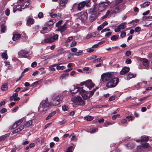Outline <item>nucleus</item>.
<instances>
[{
    "label": "nucleus",
    "mask_w": 152,
    "mask_h": 152,
    "mask_svg": "<svg viewBox=\"0 0 152 152\" xmlns=\"http://www.w3.org/2000/svg\"><path fill=\"white\" fill-rule=\"evenodd\" d=\"M21 37V35L18 34H14L12 37V39L13 41H16L18 39Z\"/></svg>",
    "instance_id": "obj_19"
},
{
    "label": "nucleus",
    "mask_w": 152,
    "mask_h": 152,
    "mask_svg": "<svg viewBox=\"0 0 152 152\" xmlns=\"http://www.w3.org/2000/svg\"><path fill=\"white\" fill-rule=\"evenodd\" d=\"M29 0H28L27 1H26V2L25 4H24V5H25V6H24V7L25 8H27L28 7V6L29 5Z\"/></svg>",
    "instance_id": "obj_51"
},
{
    "label": "nucleus",
    "mask_w": 152,
    "mask_h": 152,
    "mask_svg": "<svg viewBox=\"0 0 152 152\" xmlns=\"http://www.w3.org/2000/svg\"><path fill=\"white\" fill-rule=\"evenodd\" d=\"M122 0H116L115 3L114 5L110 7L105 15L103 16L102 19L107 18L109 16H110L116 14L124 9V6L122 4H118L121 2Z\"/></svg>",
    "instance_id": "obj_1"
},
{
    "label": "nucleus",
    "mask_w": 152,
    "mask_h": 152,
    "mask_svg": "<svg viewBox=\"0 0 152 152\" xmlns=\"http://www.w3.org/2000/svg\"><path fill=\"white\" fill-rule=\"evenodd\" d=\"M66 152H72V146L69 147Z\"/></svg>",
    "instance_id": "obj_54"
},
{
    "label": "nucleus",
    "mask_w": 152,
    "mask_h": 152,
    "mask_svg": "<svg viewBox=\"0 0 152 152\" xmlns=\"http://www.w3.org/2000/svg\"><path fill=\"white\" fill-rule=\"evenodd\" d=\"M113 77V73L111 72L104 73L101 76L102 81L104 82L108 81Z\"/></svg>",
    "instance_id": "obj_6"
},
{
    "label": "nucleus",
    "mask_w": 152,
    "mask_h": 152,
    "mask_svg": "<svg viewBox=\"0 0 152 152\" xmlns=\"http://www.w3.org/2000/svg\"><path fill=\"white\" fill-rule=\"evenodd\" d=\"M136 74H134L132 73H129L126 76V78L127 80H129L131 78L136 77Z\"/></svg>",
    "instance_id": "obj_23"
},
{
    "label": "nucleus",
    "mask_w": 152,
    "mask_h": 152,
    "mask_svg": "<svg viewBox=\"0 0 152 152\" xmlns=\"http://www.w3.org/2000/svg\"><path fill=\"white\" fill-rule=\"evenodd\" d=\"M70 137H72L71 139V140H74L75 138V134H71Z\"/></svg>",
    "instance_id": "obj_57"
},
{
    "label": "nucleus",
    "mask_w": 152,
    "mask_h": 152,
    "mask_svg": "<svg viewBox=\"0 0 152 152\" xmlns=\"http://www.w3.org/2000/svg\"><path fill=\"white\" fill-rule=\"evenodd\" d=\"M74 88L75 89L74 90H71L70 91V92L71 93H75L77 91H80V88H80L79 87H77L76 88L74 87Z\"/></svg>",
    "instance_id": "obj_27"
},
{
    "label": "nucleus",
    "mask_w": 152,
    "mask_h": 152,
    "mask_svg": "<svg viewBox=\"0 0 152 152\" xmlns=\"http://www.w3.org/2000/svg\"><path fill=\"white\" fill-rule=\"evenodd\" d=\"M63 100V96L60 95L55 94L52 98V104L54 106L58 105Z\"/></svg>",
    "instance_id": "obj_3"
},
{
    "label": "nucleus",
    "mask_w": 152,
    "mask_h": 152,
    "mask_svg": "<svg viewBox=\"0 0 152 152\" xmlns=\"http://www.w3.org/2000/svg\"><path fill=\"white\" fill-rule=\"evenodd\" d=\"M71 50L72 51L76 53L77 50V49L76 48H72L71 49Z\"/></svg>",
    "instance_id": "obj_58"
},
{
    "label": "nucleus",
    "mask_w": 152,
    "mask_h": 152,
    "mask_svg": "<svg viewBox=\"0 0 152 152\" xmlns=\"http://www.w3.org/2000/svg\"><path fill=\"white\" fill-rule=\"evenodd\" d=\"M32 124V121L31 120H29L26 122L25 124V126L26 127H29L31 126Z\"/></svg>",
    "instance_id": "obj_25"
},
{
    "label": "nucleus",
    "mask_w": 152,
    "mask_h": 152,
    "mask_svg": "<svg viewBox=\"0 0 152 152\" xmlns=\"http://www.w3.org/2000/svg\"><path fill=\"white\" fill-rule=\"evenodd\" d=\"M69 75L68 73L67 72L63 74H62L60 77V79H63L67 77Z\"/></svg>",
    "instance_id": "obj_40"
},
{
    "label": "nucleus",
    "mask_w": 152,
    "mask_h": 152,
    "mask_svg": "<svg viewBox=\"0 0 152 152\" xmlns=\"http://www.w3.org/2000/svg\"><path fill=\"white\" fill-rule=\"evenodd\" d=\"M83 1L85 3V5H86L88 7L90 6V0L86 1Z\"/></svg>",
    "instance_id": "obj_46"
},
{
    "label": "nucleus",
    "mask_w": 152,
    "mask_h": 152,
    "mask_svg": "<svg viewBox=\"0 0 152 152\" xmlns=\"http://www.w3.org/2000/svg\"><path fill=\"white\" fill-rule=\"evenodd\" d=\"M150 146V145L147 142H145L142 144L141 146H138V148L141 149V147L144 148H147L149 147Z\"/></svg>",
    "instance_id": "obj_20"
},
{
    "label": "nucleus",
    "mask_w": 152,
    "mask_h": 152,
    "mask_svg": "<svg viewBox=\"0 0 152 152\" xmlns=\"http://www.w3.org/2000/svg\"><path fill=\"white\" fill-rule=\"evenodd\" d=\"M74 102L76 104L79 105L81 106L84 105L85 104L84 101L80 96H77L74 99Z\"/></svg>",
    "instance_id": "obj_8"
},
{
    "label": "nucleus",
    "mask_w": 152,
    "mask_h": 152,
    "mask_svg": "<svg viewBox=\"0 0 152 152\" xmlns=\"http://www.w3.org/2000/svg\"><path fill=\"white\" fill-rule=\"evenodd\" d=\"M43 42L45 43H51L53 42L51 37L46 38Z\"/></svg>",
    "instance_id": "obj_18"
},
{
    "label": "nucleus",
    "mask_w": 152,
    "mask_h": 152,
    "mask_svg": "<svg viewBox=\"0 0 152 152\" xmlns=\"http://www.w3.org/2000/svg\"><path fill=\"white\" fill-rule=\"evenodd\" d=\"M24 5H23L22 6L20 5H18L15 7H14L13 8V12L15 13L17 10H19L20 11H22V9H24Z\"/></svg>",
    "instance_id": "obj_12"
},
{
    "label": "nucleus",
    "mask_w": 152,
    "mask_h": 152,
    "mask_svg": "<svg viewBox=\"0 0 152 152\" xmlns=\"http://www.w3.org/2000/svg\"><path fill=\"white\" fill-rule=\"evenodd\" d=\"M7 111V110L5 108H3L0 111V113H5Z\"/></svg>",
    "instance_id": "obj_62"
},
{
    "label": "nucleus",
    "mask_w": 152,
    "mask_h": 152,
    "mask_svg": "<svg viewBox=\"0 0 152 152\" xmlns=\"http://www.w3.org/2000/svg\"><path fill=\"white\" fill-rule=\"evenodd\" d=\"M110 1L102 2L99 4H94V6L98 11L101 12L104 10L110 4Z\"/></svg>",
    "instance_id": "obj_2"
},
{
    "label": "nucleus",
    "mask_w": 152,
    "mask_h": 152,
    "mask_svg": "<svg viewBox=\"0 0 152 152\" xmlns=\"http://www.w3.org/2000/svg\"><path fill=\"white\" fill-rule=\"evenodd\" d=\"M85 118L87 121H90L93 119L92 117L90 115H88L85 117Z\"/></svg>",
    "instance_id": "obj_43"
},
{
    "label": "nucleus",
    "mask_w": 152,
    "mask_h": 152,
    "mask_svg": "<svg viewBox=\"0 0 152 152\" xmlns=\"http://www.w3.org/2000/svg\"><path fill=\"white\" fill-rule=\"evenodd\" d=\"M68 0H61L59 2V4L61 6H64L66 4Z\"/></svg>",
    "instance_id": "obj_24"
},
{
    "label": "nucleus",
    "mask_w": 152,
    "mask_h": 152,
    "mask_svg": "<svg viewBox=\"0 0 152 152\" xmlns=\"http://www.w3.org/2000/svg\"><path fill=\"white\" fill-rule=\"evenodd\" d=\"M62 108L63 110L64 111H67L68 109V107L66 105H64L62 106Z\"/></svg>",
    "instance_id": "obj_52"
},
{
    "label": "nucleus",
    "mask_w": 152,
    "mask_h": 152,
    "mask_svg": "<svg viewBox=\"0 0 152 152\" xmlns=\"http://www.w3.org/2000/svg\"><path fill=\"white\" fill-rule=\"evenodd\" d=\"M129 68L128 67L123 68L120 72V74L121 75L126 74L129 72Z\"/></svg>",
    "instance_id": "obj_13"
},
{
    "label": "nucleus",
    "mask_w": 152,
    "mask_h": 152,
    "mask_svg": "<svg viewBox=\"0 0 152 152\" xmlns=\"http://www.w3.org/2000/svg\"><path fill=\"white\" fill-rule=\"evenodd\" d=\"M28 53L27 51L24 50H22L18 53V55L19 57L22 58L23 57L24 58H26L27 55L28 54Z\"/></svg>",
    "instance_id": "obj_10"
},
{
    "label": "nucleus",
    "mask_w": 152,
    "mask_h": 152,
    "mask_svg": "<svg viewBox=\"0 0 152 152\" xmlns=\"http://www.w3.org/2000/svg\"><path fill=\"white\" fill-rule=\"evenodd\" d=\"M83 53V52L82 50H79L78 51L76 52L75 54L70 53L69 54V56H73L74 55L76 56H79L80 55H81Z\"/></svg>",
    "instance_id": "obj_22"
},
{
    "label": "nucleus",
    "mask_w": 152,
    "mask_h": 152,
    "mask_svg": "<svg viewBox=\"0 0 152 152\" xmlns=\"http://www.w3.org/2000/svg\"><path fill=\"white\" fill-rule=\"evenodd\" d=\"M96 36V33L94 32L88 34L86 37V38L87 39H88L91 37H95Z\"/></svg>",
    "instance_id": "obj_17"
},
{
    "label": "nucleus",
    "mask_w": 152,
    "mask_h": 152,
    "mask_svg": "<svg viewBox=\"0 0 152 152\" xmlns=\"http://www.w3.org/2000/svg\"><path fill=\"white\" fill-rule=\"evenodd\" d=\"M58 36L57 34L54 35L53 37H51L53 42H54L55 40L58 39Z\"/></svg>",
    "instance_id": "obj_41"
},
{
    "label": "nucleus",
    "mask_w": 152,
    "mask_h": 152,
    "mask_svg": "<svg viewBox=\"0 0 152 152\" xmlns=\"http://www.w3.org/2000/svg\"><path fill=\"white\" fill-rule=\"evenodd\" d=\"M24 126L23 125H21L17 129L15 130L14 132L15 133L20 131L24 129Z\"/></svg>",
    "instance_id": "obj_26"
},
{
    "label": "nucleus",
    "mask_w": 152,
    "mask_h": 152,
    "mask_svg": "<svg viewBox=\"0 0 152 152\" xmlns=\"http://www.w3.org/2000/svg\"><path fill=\"white\" fill-rule=\"evenodd\" d=\"M89 12L91 17L93 18H96L99 14V12L97 10H96V9L94 7L92 9L90 10Z\"/></svg>",
    "instance_id": "obj_7"
},
{
    "label": "nucleus",
    "mask_w": 152,
    "mask_h": 152,
    "mask_svg": "<svg viewBox=\"0 0 152 152\" xmlns=\"http://www.w3.org/2000/svg\"><path fill=\"white\" fill-rule=\"evenodd\" d=\"M118 36V35H114L111 37V39L113 41H115L117 39Z\"/></svg>",
    "instance_id": "obj_39"
},
{
    "label": "nucleus",
    "mask_w": 152,
    "mask_h": 152,
    "mask_svg": "<svg viewBox=\"0 0 152 152\" xmlns=\"http://www.w3.org/2000/svg\"><path fill=\"white\" fill-rule=\"evenodd\" d=\"M1 57L2 58L7 59V52L3 53L1 55Z\"/></svg>",
    "instance_id": "obj_45"
},
{
    "label": "nucleus",
    "mask_w": 152,
    "mask_h": 152,
    "mask_svg": "<svg viewBox=\"0 0 152 152\" xmlns=\"http://www.w3.org/2000/svg\"><path fill=\"white\" fill-rule=\"evenodd\" d=\"M56 113V112L55 111H53L50 114L48 115V116L46 118V120H48L51 117H52L53 115H54Z\"/></svg>",
    "instance_id": "obj_37"
},
{
    "label": "nucleus",
    "mask_w": 152,
    "mask_h": 152,
    "mask_svg": "<svg viewBox=\"0 0 152 152\" xmlns=\"http://www.w3.org/2000/svg\"><path fill=\"white\" fill-rule=\"evenodd\" d=\"M119 79L117 77L114 78L108 81L106 84L107 88H113L115 87L118 83Z\"/></svg>",
    "instance_id": "obj_5"
},
{
    "label": "nucleus",
    "mask_w": 152,
    "mask_h": 152,
    "mask_svg": "<svg viewBox=\"0 0 152 152\" xmlns=\"http://www.w3.org/2000/svg\"><path fill=\"white\" fill-rule=\"evenodd\" d=\"M125 61H126V62L127 64H130L132 62L131 60L129 58H128V59H126V60Z\"/></svg>",
    "instance_id": "obj_64"
},
{
    "label": "nucleus",
    "mask_w": 152,
    "mask_h": 152,
    "mask_svg": "<svg viewBox=\"0 0 152 152\" xmlns=\"http://www.w3.org/2000/svg\"><path fill=\"white\" fill-rule=\"evenodd\" d=\"M50 15L53 18H54L57 16V15L56 14L50 13Z\"/></svg>",
    "instance_id": "obj_61"
},
{
    "label": "nucleus",
    "mask_w": 152,
    "mask_h": 152,
    "mask_svg": "<svg viewBox=\"0 0 152 152\" xmlns=\"http://www.w3.org/2000/svg\"><path fill=\"white\" fill-rule=\"evenodd\" d=\"M18 93H15L13 94L12 95V97H13L14 98V101H18L20 100V98L19 97H17L18 96Z\"/></svg>",
    "instance_id": "obj_30"
},
{
    "label": "nucleus",
    "mask_w": 152,
    "mask_h": 152,
    "mask_svg": "<svg viewBox=\"0 0 152 152\" xmlns=\"http://www.w3.org/2000/svg\"><path fill=\"white\" fill-rule=\"evenodd\" d=\"M50 104L48 102V100L46 99L45 100L42 101L40 103V105L38 107V109L39 111L44 112L46 111L48 109Z\"/></svg>",
    "instance_id": "obj_4"
},
{
    "label": "nucleus",
    "mask_w": 152,
    "mask_h": 152,
    "mask_svg": "<svg viewBox=\"0 0 152 152\" xmlns=\"http://www.w3.org/2000/svg\"><path fill=\"white\" fill-rule=\"evenodd\" d=\"M10 14V10L8 9H7L5 10V14L6 15L8 16Z\"/></svg>",
    "instance_id": "obj_59"
},
{
    "label": "nucleus",
    "mask_w": 152,
    "mask_h": 152,
    "mask_svg": "<svg viewBox=\"0 0 152 152\" xmlns=\"http://www.w3.org/2000/svg\"><path fill=\"white\" fill-rule=\"evenodd\" d=\"M56 69L58 70H63L64 69H65L66 67L65 66H59V64H58V65L57 66V67H56Z\"/></svg>",
    "instance_id": "obj_36"
},
{
    "label": "nucleus",
    "mask_w": 152,
    "mask_h": 152,
    "mask_svg": "<svg viewBox=\"0 0 152 152\" xmlns=\"http://www.w3.org/2000/svg\"><path fill=\"white\" fill-rule=\"evenodd\" d=\"M8 136V134H5L1 136L0 137V141H3Z\"/></svg>",
    "instance_id": "obj_42"
},
{
    "label": "nucleus",
    "mask_w": 152,
    "mask_h": 152,
    "mask_svg": "<svg viewBox=\"0 0 152 152\" xmlns=\"http://www.w3.org/2000/svg\"><path fill=\"white\" fill-rule=\"evenodd\" d=\"M150 4V2H149L147 1L143 3L142 4H141L140 6L142 8H144L148 6Z\"/></svg>",
    "instance_id": "obj_28"
},
{
    "label": "nucleus",
    "mask_w": 152,
    "mask_h": 152,
    "mask_svg": "<svg viewBox=\"0 0 152 152\" xmlns=\"http://www.w3.org/2000/svg\"><path fill=\"white\" fill-rule=\"evenodd\" d=\"M141 142L148 141V137L147 136H144L141 137Z\"/></svg>",
    "instance_id": "obj_32"
},
{
    "label": "nucleus",
    "mask_w": 152,
    "mask_h": 152,
    "mask_svg": "<svg viewBox=\"0 0 152 152\" xmlns=\"http://www.w3.org/2000/svg\"><path fill=\"white\" fill-rule=\"evenodd\" d=\"M126 35V33L125 32L123 31L121 33L120 36L121 38H123L124 37H125Z\"/></svg>",
    "instance_id": "obj_60"
},
{
    "label": "nucleus",
    "mask_w": 152,
    "mask_h": 152,
    "mask_svg": "<svg viewBox=\"0 0 152 152\" xmlns=\"http://www.w3.org/2000/svg\"><path fill=\"white\" fill-rule=\"evenodd\" d=\"M94 51V49L92 48H88L87 49V52L88 53H91Z\"/></svg>",
    "instance_id": "obj_55"
},
{
    "label": "nucleus",
    "mask_w": 152,
    "mask_h": 152,
    "mask_svg": "<svg viewBox=\"0 0 152 152\" xmlns=\"http://www.w3.org/2000/svg\"><path fill=\"white\" fill-rule=\"evenodd\" d=\"M62 22V20H60L57 23H56V27H60V26Z\"/></svg>",
    "instance_id": "obj_50"
},
{
    "label": "nucleus",
    "mask_w": 152,
    "mask_h": 152,
    "mask_svg": "<svg viewBox=\"0 0 152 152\" xmlns=\"http://www.w3.org/2000/svg\"><path fill=\"white\" fill-rule=\"evenodd\" d=\"M142 84V82L139 83H137L135 86V87L137 89H139L140 88V86Z\"/></svg>",
    "instance_id": "obj_48"
},
{
    "label": "nucleus",
    "mask_w": 152,
    "mask_h": 152,
    "mask_svg": "<svg viewBox=\"0 0 152 152\" xmlns=\"http://www.w3.org/2000/svg\"><path fill=\"white\" fill-rule=\"evenodd\" d=\"M80 93L81 94L82 96L84 99H87L88 98V96L86 94H88V91H86L83 90V88H80Z\"/></svg>",
    "instance_id": "obj_9"
},
{
    "label": "nucleus",
    "mask_w": 152,
    "mask_h": 152,
    "mask_svg": "<svg viewBox=\"0 0 152 152\" xmlns=\"http://www.w3.org/2000/svg\"><path fill=\"white\" fill-rule=\"evenodd\" d=\"M23 121L22 119L19 120L18 121H16L14 124L13 125V128L15 127L20 125Z\"/></svg>",
    "instance_id": "obj_21"
},
{
    "label": "nucleus",
    "mask_w": 152,
    "mask_h": 152,
    "mask_svg": "<svg viewBox=\"0 0 152 152\" xmlns=\"http://www.w3.org/2000/svg\"><path fill=\"white\" fill-rule=\"evenodd\" d=\"M86 86L89 89H91L94 86L95 84L92 82L91 80H88L86 81Z\"/></svg>",
    "instance_id": "obj_11"
},
{
    "label": "nucleus",
    "mask_w": 152,
    "mask_h": 152,
    "mask_svg": "<svg viewBox=\"0 0 152 152\" xmlns=\"http://www.w3.org/2000/svg\"><path fill=\"white\" fill-rule=\"evenodd\" d=\"M34 20L33 18H28L27 20L26 24L28 26H30L34 23Z\"/></svg>",
    "instance_id": "obj_15"
},
{
    "label": "nucleus",
    "mask_w": 152,
    "mask_h": 152,
    "mask_svg": "<svg viewBox=\"0 0 152 152\" xmlns=\"http://www.w3.org/2000/svg\"><path fill=\"white\" fill-rule=\"evenodd\" d=\"M104 57L100 58L94 60V61L95 62H100L104 60Z\"/></svg>",
    "instance_id": "obj_44"
},
{
    "label": "nucleus",
    "mask_w": 152,
    "mask_h": 152,
    "mask_svg": "<svg viewBox=\"0 0 152 152\" xmlns=\"http://www.w3.org/2000/svg\"><path fill=\"white\" fill-rule=\"evenodd\" d=\"M85 6V3L83 2V1L79 3L77 6V10L79 11L82 10Z\"/></svg>",
    "instance_id": "obj_16"
},
{
    "label": "nucleus",
    "mask_w": 152,
    "mask_h": 152,
    "mask_svg": "<svg viewBox=\"0 0 152 152\" xmlns=\"http://www.w3.org/2000/svg\"><path fill=\"white\" fill-rule=\"evenodd\" d=\"M48 31V28L46 27H44L42 28V30H41L40 33L42 34H44L47 32Z\"/></svg>",
    "instance_id": "obj_35"
},
{
    "label": "nucleus",
    "mask_w": 152,
    "mask_h": 152,
    "mask_svg": "<svg viewBox=\"0 0 152 152\" xmlns=\"http://www.w3.org/2000/svg\"><path fill=\"white\" fill-rule=\"evenodd\" d=\"M7 89V85L6 83L3 84L1 87V90L2 91H5Z\"/></svg>",
    "instance_id": "obj_34"
},
{
    "label": "nucleus",
    "mask_w": 152,
    "mask_h": 152,
    "mask_svg": "<svg viewBox=\"0 0 152 152\" xmlns=\"http://www.w3.org/2000/svg\"><path fill=\"white\" fill-rule=\"evenodd\" d=\"M104 26L103 25H101L99 26L98 27L97 29L98 30H100L104 28Z\"/></svg>",
    "instance_id": "obj_63"
},
{
    "label": "nucleus",
    "mask_w": 152,
    "mask_h": 152,
    "mask_svg": "<svg viewBox=\"0 0 152 152\" xmlns=\"http://www.w3.org/2000/svg\"><path fill=\"white\" fill-rule=\"evenodd\" d=\"M66 29V24H64L63 25L60 26L57 29V31H60L61 33L64 31Z\"/></svg>",
    "instance_id": "obj_14"
},
{
    "label": "nucleus",
    "mask_w": 152,
    "mask_h": 152,
    "mask_svg": "<svg viewBox=\"0 0 152 152\" xmlns=\"http://www.w3.org/2000/svg\"><path fill=\"white\" fill-rule=\"evenodd\" d=\"M115 122H110L108 121H105L104 123V126L105 127H107V126H109L110 125H112L114 124Z\"/></svg>",
    "instance_id": "obj_33"
},
{
    "label": "nucleus",
    "mask_w": 152,
    "mask_h": 152,
    "mask_svg": "<svg viewBox=\"0 0 152 152\" xmlns=\"http://www.w3.org/2000/svg\"><path fill=\"white\" fill-rule=\"evenodd\" d=\"M39 81H37L34 82L31 85V86H37L39 84Z\"/></svg>",
    "instance_id": "obj_49"
},
{
    "label": "nucleus",
    "mask_w": 152,
    "mask_h": 152,
    "mask_svg": "<svg viewBox=\"0 0 152 152\" xmlns=\"http://www.w3.org/2000/svg\"><path fill=\"white\" fill-rule=\"evenodd\" d=\"M97 88H94L92 91H91L90 95H89V97H91L92 95H93L95 92V91H96V89H97Z\"/></svg>",
    "instance_id": "obj_47"
},
{
    "label": "nucleus",
    "mask_w": 152,
    "mask_h": 152,
    "mask_svg": "<svg viewBox=\"0 0 152 152\" xmlns=\"http://www.w3.org/2000/svg\"><path fill=\"white\" fill-rule=\"evenodd\" d=\"M110 30V29L109 28H105L102 30L101 31V32L103 33L104 32L109 31Z\"/></svg>",
    "instance_id": "obj_56"
},
{
    "label": "nucleus",
    "mask_w": 152,
    "mask_h": 152,
    "mask_svg": "<svg viewBox=\"0 0 152 152\" xmlns=\"http://www.w3.org/2000/svg\"><path fill=\"white\" fill-rule=\"evenodd\" d=\"M6 30V26L4 24H2L1 26V32L2 33L5 32Z\"/></svg>",
    "instance_id": "obj_38"
},
{
    "label": "nucleus",
    "mask_w": 152,
    "mask_h": 152,
    "mask_svg": "<svg viewBox=\"0 0 152 152\" xmlns=\"http://www.w3.org/2000/svg\"><path fill=\"white\" fill-rule=\"evenodd\" d=\"M143 64L145 67V69H147L148 66V60L146 59H144L143 61Z\"/></svg>",
    "instance_id": "obj_29"
},
{
    "label": "nucleus",
    "mask_w": 152,
    "mask_h": 152,
    "mask_svg": "<svg viewBox=\"0 0 152 152\" xmlns=\"http://www.w3.org/2000/svg\"><path fill=\"white\" fill-rule=\"evenodd\" d=\"M126 23H123L120 24L118 26L121 30L124 29L126 28L125 25Z\"/></svg>",
    "instance_id": "obj_31"
},
{
    "label": "nucleus",
    "mask_w": 152,
    "mask_h": 152,
    "mask_svg": "<svg viewBox=\"0 0 152 152\" xmlns=\"http://www.w3.org/2000/svg\"><path fill=\"white\" fill-rule=\"evenodd\" d=\"M98 129H92L91 131H90V133H93L98 131Z\"/></svg>",
    "instance_id": "obj_53"
}]
</instances>
